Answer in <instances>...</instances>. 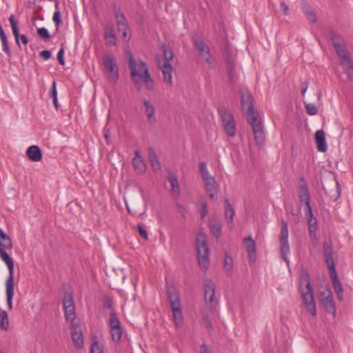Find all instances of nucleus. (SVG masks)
I'll list each match as a JSON object with an SVG mask.
<instances>
[{
    "instance_id": "35",
    "label": "nucleus",
    "mask_w": 353,
    "mask_h": 353,
    "mask_svg": "<svg viewBox=\"0 0 353 353\" xmlns=\"http://www.w3.org/2000/svg\"><path fill=\"white\" fill-rule=\"evenodd\" d=\"M149 160L151 163V166L154 171H159L161 170V165L159 161L158 157L155 153L153 148L149 149L148 154Z\"/></svg>"
},
{
    "instance_id": "28",
    "label": "nucleus",
    "mask_w": 353,
    "mask_h": 353,
    "mask_svg": "<svg viewBox=\"0 0 353 353\" xmlns=\"http://www.w3.org/2000/svg\"><path fill=\"white\" fill-rule=\"evenodd\" d=\"M328 35L334 48L345 43L343 38L331 28L328 30Z\"/></svg>"
},
{
    "instance_id": "6",
    "label": "nucleus",
    "mask_w": 353,
    "mask_h": 353,
    "mask_svg": "<svg viewBox=\"0 0 353 353\" xmlns=\"http://www.w3.org/2000/svg\"><path fill=\"white\" fill-rule=\"evenodd\" d=\"M196 244L199 265L205 270L209 266V249L207 244V236L202 230L199 231L196 234Z\"/></svg>"
},
{
    "instance_id": "11",
    "label": "nucleus",
    "mask_w": 353,
    "mask_h": 353,
    "mask_svg": "<svg viewBox=\"0 0 353 353\" xmlns=\"http://www.w3.org/2000/svg\"><path fill=\"white\" fill-rule=\"evenodd\" d=\"M216 286L210 279H205L204 281V297L206 304L210 308H214L218 301L215 299Z\"/></svg>"
},
{
    "instance_id": "26",
    "label": "nucleus",
    "mask_w": 353,
    "mask_h": 353,
    "mask_svg": "<svg viewBox=\"0 0 353 353\" xmlns=\"http://www.w3.org/2000/svg\"><path fill=\"white\" fill-rule=\"evenodd\" d=\"M143 105L145 108V114L147 117L148 121L150 124H154L157 122L155 117V108L154 105L148 100L143 101Z\"/></svg>"
},
{
    "instance_id": "48",
    "label": "nucleus",
    "mask_w": 353,
    "mask_h": 353,
    "mask_svg": "<svg viewBox=\"0 0 353 353\" xmlns=\"http://www.w3.org/2000/svg\"><path fill=\"white\" fill-rule=\"evenodd\" d=\"M210 228L214 236L218 238L221 236V226L219 223H210Z\"/></svg>"
},
{
    "instance_id": "3",
    "label": "nucleus",
    "mask_w": 353,
    "mask_h": 353,
    "mask_svg": "<svg viewBox=\"0 0 353 353\" xmlns=\"http://www.w3.org/2000/svg\"><path fill=\"white\" fill-rule=\"evenodd\" d=\"M299 292L307 312L313 316H316V303L311 286L310 275L307 272L303 271L300 276Z\"/></svg>"
},
{
    "instance_id": "40",
    "label": "nucleus",
    "mask_w": 353,
    "mask_h": 353,
    "mask_svg": "<svg viewBox=\"0 0 353 353\" xmlns=\"http://www.w3.org/2000/svg\"><path fill=\"white\" fill-rule=\"evenodd\" d=\"M54 7H55L56 11L54 12V14H53V21L54 22V23L56 25V28H57L56 29L57 31L59 30V25L61 23V13L59 11V3L57 1H55Z\"/></svg>"
},
{
    "instance_id": "53",
    "label": "nucleus",
    "mask_w": 353,
    "mask_h": 353,
    "mask_svg": "<svg viewBox=\"0 0 353 353\" xmlns=\"http://www.w3.org/2000/svg\"><path fill=\"white\" fill-rule=\"evenodd\" d=\"M301 181L303 182V183L299 187V195H303L309 193L307 186L306 183L304 182L303 177L301 179Z\"/></svg>"
},
{
    "instance_id": "36",
    "label": "nucleus",
    "mask_w": 353,
    "mask_h": 353,
    "mask_svg": "<svg viewBox=\"0 0 353 353\" xmlns=\"http://www.w3.org/2000/svg\"><path fill=\"white\" fill-rule=\"evenodd\" d=\"M171 309L173 314L174 323L177 327L180 326L182 324L183 320L181 305L171 307Z\"/></svg>"
},
{
    "instance_id": "32",
    "label": "nucleus",
    "mask_w": 353,
    "mask_h": 353,
    "mask_svg": "<svg viewBox=\"0 0 353 353\" xmlns=\"http://www.w3.org/2000/svg\"><path fill=\"white\" fill-rule=\"evenodd\" d=\"M334 49L338 56L340 57L341 64L351 60L350 53L347 51L345 43L341 46H339L338 48H335Z\"/></svg>"
},
{
    "instance_id": "38",
    "label": "nucleus",
    "mask_w": 353,
    "mask_h": 353,
    "mask_svg": "<svg viewBox=\"0 0 353 353\" xmlns=\"http://www.w3.org/2000/svg\"><path fill=\"white\" fill-rule=\"evenodd\" d=\"M345 73L347 74L348 79L353 81V62L351 60L341 63Z\"/></svg>"
},
{
    "instance_id": "17",
    "label": "nucleus",
    "mask_w": 353,
    "mask_h": 353,
    "mask_svg": "<svg viewBox=\"0 0 353 353\" xmlns=\"http://www.w3.org/2000/svg\"><path fill=\"white\" fill-rule=\"evenodd\" d=\"M113 11L117 21L118 30H124L125 28H129L127 19L124 13L121 11L120 7L117 4H114Z\"/></svg>"
},
{
    "instance_id": "13",
    "label": "nucleus",
    "mask_w": 353,
    "mask_h": 353,
    "mask_svg": "<svg viewBox=\"0 0 353 353\" xmlns=\"http://www.w3.org/2000/svg\"><path fill=\"white\" fill-rule=\"evenodd\" d=\"M323 254L325 261L330 272H336L334 265V256L336 254L332 250L331 243L328 242L323 243Z\"/></svg>"
},
{
    "instance_id": "22",
    "label": "nucleus",
    "mask_w": 353,
    "mask_h": 353,
    "mask_svg": "<svg viewBox=\"0 0 353 353\" xmlns=\"http://www.w3.org/2000/svg\"><path fill=\"white\" fill-rule=\"evenodd\" d=\"M71 337L74 346L77 349H81L83 345V339L81 328L79 327L74 326L72 328Z\"/></svg>"
},
{
    "instance_id": "39",
    "label": "nucleus",
    "mask_w": 353,
    "mask_h": 353,
    "mask_svg": "<svg viewBox=\"0 0 353 353\" xmlns=\"http://www.w3.org/2000/svg\"><path fill=\"white\" fill-rule=\"evenodd\" d=\"M9 327V321L8 314L6 311L0 309V327L3 330H7Z\"/></svg>"
},
{
    "instance_id": "62",
    "label": "nucleus",
    "mask_w": 353,
    "mask_h": 353,
    "mask_svg": "<svg viewBox=\"0 0 353 353\" xmlns=\"http://www.w3.org/2000/svg\"><path fill=\"white\" fill-rule=\"evenodd\" d=\"M280 7H281V10L283 11V14L285 15H288V6H287V4L285 2H281Z\"/></svg>"
},
{
    "instance_id": "63",
    "label": "nucleus",
    "mask_w": 353,
    "mask_h": 353,
    "mask_svg": "<svg viewBox=\"0 0 353 353\" xmlns=\"http://www.w3.org/2000/svg\"><path fill=\"white\" fill-rule=\"evenodd\" d=\"M199 170L201 172V174L205 172L208 170L206 163L205 162H201L199 163Z\"/></svg>"
},
{
    "instance_id": "52",
    "label": "nucleus",
    "mask_w": 353,
    "mask_h": 353,
    "mask_svg": "<svg viewBox=\"0 0 353 353\" xmlns=\"http://www.w3.org/2000/svg\"><path fill=\"white\" fill-rule=\"evenodd\" d=\"M52 98L53 99V103L56 108H58V103H57V91L56 89V83L55 81L52 83Z\"/></svg>"
},
{
    "instance_id": "51",
    "label": "nucleus",
    "mask_w": 353,
    "mask_h": 353,
    "mask_svg": "<svg viewBox=\"0 0 353 353\" xmlns=\"http://www.w3.org/2000/svg\"><path fill=\"white\" fill-rule=\"evenodd\" d=\"M37 34L45 40H48L50 38L48 30L46 28H38Z\"/></svg>"
},
{
    "instance_id": "34",
    "label": "nucleus",
    "mask_w": 353,
    "mask_h": 353,
    "mask_svg": "<svg viewBox=\"0 0 353 353\" xmlns=\"http://www.w3.org/2000/svg\"><path fill=\"white\" fill-rule=\"evenodd\" d=\"M244 241L246 244V250L250 258V260H252V257L254 256L256 253V245L255 241L253 240L251 236L246 237L244 239Z\"/></svg>"
},
{
    "instance_id": "14",
    "label": "nucleus",
    "mask_w": 353,
    "mask_h": 353,
    "mask_svg": "<svg viewBox=\"0 0 353 353\" xmlns=\"http://www.w3.org/2000/svg\"><path fill=\"white\" fill-rule=\"evenodd\" d=\"M166 294L171 307L181 305L180 293L175 286L166 285Z\"/></svg>"
},
{
    "instance_id": "25",
    "label": "nucleus",
    "mask_w": 353,
    "mask_h": 353,
    "mask_svg": "<svg viewBox=\"0 0 353 353\" xmlns=\"http://www.w3.org/2000/svg\"><path fill=\"white\" fill-rule=\"evenodd\" d=\"M225 219L228 221V226L230 229H232L234 227L233 224V219L235 214V212L232 205L230 203L228 199H225Z\"/></svg>"
},
{
    "instance_id": "50",
    "label": "nucleus",
    "mask_w": 353,
    "mask_h": 353,
    "mask_svg": "<svg viewBox=\"0 0 353 353\" xmlns=\"http://www.w3.org/2000/svg\"><path fill=\"white\" fill-rule=\"evenodd\" d=\"M306 112L310 115H315L318 110L316 106L313 103H306L305 105Z\"/></svg>"
},
{
    "instance_id": "54",
    "label": "nucleus",
    "mask_w": 353,
    "mask_h": 353,
    "mask_svg": "<svg viewBox=\"0 0 353 353\" xmlns=\"http://www.w3.org/2000/svg\"><path fill=\"white\" fill-rule=\"evenodd\" d=\"M203 323L204 324V326L207 329H212V323L211 322V320L210 317L207 314L203 315Z\"/></svg>"
},
{
    "instance_id": "9",
    "label": "nucleus",
    "mask_w": 353,
    "mask_h": 353,
    "mask_svg": "<svg viewBox=\"0 0 353 353\" xmlns=\"http://www.w3.org/2000/svg\"><path fill=\"white\" fill-rule=\"evenodd\" d=\"M280 243L281 258L288 264L289 261L287 257L288 254L290 253V245L288 243V228L287 222L284 220L281 221Z\"/></svg>"
},
{
    "instance_id": "21",
    "label": "nucleus",
    "mask_w": 353,
    "mask_h": 353,
    "mask_svg": "<svg viewBox=\"0 0 353 353\" xmlns=\"http://www.w3.org/2000/svg\"><path fill=\"white\" fill-rule=\"evenodd\" d=\"M330 279L332 286L337 295V298L340 301L343 300V288L338 278L336 272H330Z\"/></svg>"
},
{
    "instance_id": "45",
    "label": "nucleus",
    "mask_w": 353,
    "mask_h": 353,
    "mask_svg": "<svg viewBox=\"0 0 353 353\" xmlns=\"http://www.w3.org/2000/svg\"><path fill=\"white\" fill-rule=\"evenodd\" d=\"M224 269L228 273H231L232 270V259L228 254H225Z\"/></svg>"
},
{
    "instance_id": "7",
    "label": "nucleus",
    "mask_w": 353,
    "mask_h": 353,
    "mask_svg": "<svg viewBox=\"0 0 353 353\" xmlns=\"http://www.w3.org/2000/svg\"><path fill=\"white\" fill-rule=\"evenodd\" d=\"M103 72L109 81L117 83L119 79V68L116 59L112 54H105L103 58Z\"/></svg>"
},
{
    "instance_id": "59",
    "label": "nucleus",
    "mask_w": 353,
    "mask_h": 353,
    "mask_svg": "<svg viewBox=\"0 0 353 353\" xmlns=\"http://www.w3.org/2000/svg\"><path fill=\"white\" fill-rule=\"evenodd\" d=\"M321 300L323 299H324V297H328V293H330L329 296H332V292L330 290V288H325L323 291H321Z\"/></svg>"
},
{
    "instance_id": "30",
    "label": "nucleus",
    "mask_w": 353,
    "mask_h": 353,
    "mask_svg": "<svg viewBox=\"0 0 353 353\" xmlns=\"http://www.w3.org/2000/svg\"><path fill=\"white\" fill-rule=\"evenodd\" d=\"M168 180L172 186V194L175 196V198H178L180 195V188L177 177L173 174H170L168 177Z\"/></svg>"
},
{
    "instance_id": "16",
    "label": "nucleus",
    "mask_w": 353,
    "mask_h": 353,
    "mask_svg": "<svg viewBox=\"0 0 353 353\" xmlns=\"http://www.w3.org/2000/svg\"><path fill=\"white\" fill-rule=\"evenodd\" d=\"M305 216L307 221L308 229L311 240L312 242L316 241L317 237L316 232L318 228L317 221L316 218L314 216L312 210L310 209V210L305 211Z\"/></svg>"
},
{
    "instance_id": "10",
    "label": "nucleus",
    "mask_w": 353,
    "mask_h": 353,
    "mask_svg": "<svg viewBox=\"0 0 353 353\" xmlns=\"http://www.w3.org/2000/svg\"><path fill=\"white\" fill-rule=\"evenodd\" d=\"M225 54L229 81L231 83H235L238 80V75L235 72L234 56L228 47L225 48Z\"/></svg>"
},
{
    "instance_id": "27",
    "label": "nucleus",
    "mask_w": 353,
    "mask_h": 353,
    "mask_svg": "<svg viewBox=\"0 0 353 353\" xmlns=\"http://www.w3.org/2000/svg\"><path fill=\"white\" fill-rule=\"evenodd\" d=\"M12 243L10 238L0 228V250H10Z\"/></svg>"
},
{
    "instance_id": "29",
    "label": "nucleus",
    "mask_w": 353,
    "mask_h": 353,
    "mask_svg": "<svg viewBox=\"0 0 353 353\" xmlns=\"http://www.w3.org/2000/svg\"><path fill=\"white\" fill-rule=\"evenodd\" d=\"M330 293H328V297H324L321 300L322 303L325 307V310L327 312L332 314L335 315L336 314V307L333 299V296H329Z\"/></svg>"
},
{
    "instance_id": "58",
    "label": "nucleus",
    "mask_w": 353,
    "mask_h": 353,
    "mask_svg": "<svg viewBox=\"0 0 353 353\" xmlns=\"http://www.w3.org/2000/svg\"><path fill=\"white\" fill-rule=\"evenodd\" d=\"M138 231L139 234L145 240L148 239V234L145 229H144L141 225H139L137 226Z\"/></svg>"
},
{
    "instance_id": "5",
    "label": "nucleus",
    "mask_w": 353,
    "mask_h": 353,
    "mask_svg": "<svg viewBox=\"0 0 353 353\" xmlns=\"http://www.w3.org/2000/svg\"><path fill=\"white\" fill-rule=\"evenodd\" d=\"M161 50L163 53L165 61H163L160 59H157V63L159 70L163 75V80L169 86H172V67L170 61L174 58V52L170 46L165 43L161 44Z\"/></svg>"
},
{
    "instance_id": "49",
    "label": "nucleus",
    "mask_w": 353,
    "mask_h": 353,
    "mask_svg": "<svg viewBox=\"0 0 353 353\" xmlns=\"http://www.w3.org/2000/svg\"><path fill=\"white\" fill-rule=\"evenodd\" d=\"M299 199L301 203H303L305 205V211L312 209L310 203V194L309 193L303 195H299Z\"/></svg>"
},
{
    "instance_id": "47",
    "label": "nucleus",
    "mask_w": 353,
    "mask_h": 353,
    "mask_svg": "<svg viewBox=\"0 0 353 353\" xmlns=\"http://www.w3.org/2000/svg\"><path fill=\"white\" fill-rule=\"evenodd\" d=\"M63 308L74 306L72 294H66L63 299Z\"/></svg>"
},
{
    "instance_id": "24",
    "label": "nucleus",
    "mask_w": 353,
    "mask_h": 353,
    "mask_svg": "<svg viewBox=\"0 0 353 353\" xmlns=\"http://www.w3.org/2000/svg\"><path fill=\"white\" fill-rule=\"evenodd\" d=\"M315 140L317 144V149L319 151L325 152L327 150L326 143L325 134L323 130H320L315 133Z\"/></svg>"
},
{
    "instance_id": "20",
    "label": "nucleus",
    "mask_w": 353,
    "mask_h": 353,
    "mask_svg": "<svg viewBox=\"0 0 353 353\" xmlns=\"http://www.w3.org/2000/svg\"><path fill=\"white\" fill-rule=\"evenodd\" d=\"M205 191L208 194L209 197L212 200L217 199V193L219 190V185L215 178L204 182Z\"/></svg>"
},
{
    "instance_id": "19",
    "label": "nucleus",
    "mask_w": 353,
    "mask_h": 353,
    "mask_svg": "<svg viewBox=\"0 0 353 353\" xmlns=\"http://www.w3.org/2000/svg\"><path fill=\"white\" fill-rule=\"evenodd\" d=\"M104 39L105 44L108 46H113L117 44V36L112 23H108L104 27Z\"/></svg>"
},
{
    "instance_id": "60",
    "label": "nucleus",
    "mask_w": 353,
    "mask_h": 353,
    "mask_svg": "<svg viewBox=\"0 0 353 353\" xmlns=\"http://www.w3.org/2000/svg\"><path fill=\"white\" fill-rule=\"evenodd\" d=\"M39 54L40 57H42L44 60H48L51 57V52L47 50L41 51Z\"/></svg>"
},
{
    "instance_id": "31",
    "label": "nucleus",
    "mask_w": 353,
    "mask_h": 353,
    "mask_svg": "<svg viewBox=\"0 0 353 353\" xmlns=\"http://www.w3.org/2000/svg\"><path fill=\"white\" fill-rule=\"evenodd\" d=\"M132 164L134 170L138 173H143L145 171V164L141 156L138 151L135 152V157L132 160Z\"/></svg>"
},
{
    "instance_id": "61",
    "label": "nucleus",
    "mask_w": 353,
    "mask_h": 353,
    "mask_svg": "<svg viewBox=\"0 0 353 353\" xmlns=\"http://www.w3.org/2000/svg\"><path fill=\"white\" fill-rule=\"evenodd\" d=\"M201 176H202V178H203V179L204 182H205V181H209V180H211V179H214V176H211V175L210 174V173H209V172H208V171H207V172H205L202 173V174H201Z\"/></svg>"
},
{
    "instance_id": "56",
    "label": "nucleus",
    "mask_w": 353,
    "mask_h": 353,
    "mask_svg": "<svg viewBox=\"0 0 353 353\" xmlns=\"http://www.w3.org/2000/svg\"><path fill=\"white\" fill-rule=\"evenodd\" d=\"M199 213L201 219H204L208 214L207 204L205 202H203L201 205V208L199 209Z\"/></svg>"
},
{
    "instance_id": "42",
    "label": "nucleus",
    "mask_w": 353,
    "mask_h": 353,
    "mask_svg": "<svg viewBox=\"0 0 353 353\" xmlns=\"http://www.w3.org/2000/svg\"><path fill=\"white\" fill-rule=\"evenodd\" d=\"M112 339L114 342L119 343L122 337L123 331L121 327L110 329Z\"/></svg>"
},
{
    "instance_id": "2",
    "label": "nucleus",
    "mask_w": 353,
    "mask_h": 353,
    "mask_svg": "<svg viewBox=\"0 0 353 353\" xmlns=\"http://www.w3.org/2000/svg\"><path fill=\"white\" fill-rule=\"evenodd\" d=\"M127 56L131 80L133 83L141 88L144 82L147 89L152 90L154 88V81L151 77L146 63L141 59L137 62L130 52H128Z\"/></svg>"
},
{
    "instance_id": "33",
    "label": "nucleus",
    "mask_w": 353,
    "mask_h": 353,
    "mask_svg": "<svg viewBox=\"0 0 353 353\" xmlns=\"http://www.w3.org/2000/svg\"><path fill=\"white\" fill-rule=\"evenodd\" d=\"M6 300L10 310L12 308V299L14 296V282H6Z\"/></svg>"
},
{
    "instance_id": "57",
    "label": "nucleus",
    "mask_w": 353,
    "mask_h": 353,
    "mask_svg": "<svg viewBox=\"0 0 353 353\" xmlns=\"http://www.w3.org/2000/svg\"><path fill=\"white\" fill-rule=\"evenodd\" d=\"M112 301L110 298L105 296L103 299V306L106 309L112 308Z\"/></svg>"
},
{
    "instance_id": "44",
    "label": "nucleus",
    "mask_w": 353,
    "mask_h": 353,
    "mask_svg": "<svg viewBox=\"0 0 353 353\" xmlns=\"http://www.w3.org/2000/svg\"><path fill=\"white\" fill-rule=\"evenodd\" d=\"M303 10L307 19L310 21H311L312 23H315L316 21V20H317L316 16L313 12V11H312L307 6H303Z\"/></svg>"
},
{
    "instance_id": "46",
    "label": "nucleus",
    "mask_w": 353,
    "mask_h": 353,
    "mask_svg": "<svg viewBox=\"0 0 353 353\" xmlns=\"http://www.w3.org/2000/svg\"><path fill=\"white\" fill-rule=\"evenodd\" d=\"M63 309H64L65 319L68 321H73L75 317L74 306L65 307Z\"/></svg>"
},
{
    "instance_id": "23",
    "label": "nucleus",
    "mask_w": 353,
    "mask_h": 353,
    "mask_svg": "<svg viewBox=\"0 0 353 353\" xmlns=\"http://www.w3.org/2000/svg\"><path fill=\"white\" fill-rule=\"evenodd\" d=\"M26 155L29 159L34 162L40 161L42 159V152L37 145H31L26 150Z\"/></svg>"
},
{
    "instance_id": "4",
    "label": "nucleus",
    "mask_w": 353,
    "mask_h": 353,
    "mask_svg": "<svg viewBox=\"0 0 353 353\" xmlns=\"http://www.w3.org/2000/svg\"><path fill=\"white\" fill-rule=\"evenodd\" d=\"M194 47L196 50L201 64L209 69H214L216 66V60L210 51L209 46L203 39L199 37L192 38Z\"/></svg>"
},
{
    "instance_id": "64",
    "label": "nucleus",
    "mask_w": 353,
    "mask_h": 353,
    "mask_svg": "<svg viewBox=\"0 0 353 353\" xmlns=\"http://www.w3.org/2000/svg\"><path fill=\"white\" fill-rule=\"evenodd\" d=\"M201 350L203 353H212L210 350H208L207 345L204 343L201 345Z\"/></svg>"
},
{
    "instance_id": "55",
    "label": "nucleus",
    "mask_w": 353,
    "mask_h": 353,
    "mask_svg": "<svg viewBox=\"0 0 353 353\" xmlns=\"http://www.w3.org/2000/svg\"><path fill=\"white\" fill-rule=\"evenodd\" d=\"M64 55V49L63 48H60L57 53V60L60 65H65V60L63 58Z\"/></svg>"
},
{
    "instance_id": "1",
    "label": "nucleus",
    "mask_w": 353,
    "mask_h": 353,
    "mask_svg": "<svg viewBox=\"0 0 353 353\" xmlns=\"http://www.w3.org/2000/svg\"><path fill=\"white\" fill-rule=\"evenodd\" d=\"M241 104L242 110L246 115L248 123L252 127L256 143L263 145L265 141L263 126L261 119L254 112V98L249 91L241 92Z\"/></svg>"
},
{
    "instance_id": "12",
    "label": "nucleus",
    "mask_w": 353,
    "mask_h": 353,
    "mask_svg": "<svg viewBox=\"0 0 353 353\" xmlns=\"http://www.w3.org/2000/svg\"><path fill=\"white\" fill-rule=\"evenodd\" d=\"M322 187L324 193L332 201H336L340 197L341 188L336 179H334L330 184H328L327 186H325L323 183H322Z\"/></svg>"
},
{
    "instance_id": "18",
    "label": "nucleus",
    "mask_w": 353,
    "mask_h": 353,
    "mask_svg": "<svg viewBox=\"0 0 353 353\" xmlns=\"http://www.w3.org/2000/svg\"><path fill=\"white\" fill-rule=\"evenodd\" d=\"M0 257L1 260L6 264L9 275L6 282H14V261L6 250H0Z\"/></svg>"
},
{
    "instance_id": "15",
    "label": "nucleus",
    "mask_w": 353,
    "mask_h": 353,
    "mask_svg": "<svg viewBox=\"0 0 353 353\" xmlns=\"http://www.w3.org/2000/svg\"><path fill=\"white\" fill-rule=\"evenodd\" d=\"M9 21L10 23V26L12 28V33L15 39L16 44L18 46L19 48H21V44L19 42V39H21V42L24 45H27L28 43V39L25 34H19V30L17 26V22L15 20V18L14 15H11L9 17Z\"/></svg>"
},
{
    "instance_id": "37",
    "label": "nucleus",
    "mask_w": 353,
    "mask_h": 353,
    "mask_svg": "<svg viewBox=\"0 0 353 353\" xmlns=\"http://www.w3.org/2000/svg\"><path fill=\"white\" fill-rule=\"evenodd\" d=\"M109 325L110 329L121 327L120 321L114 310L110 314Z\"/></svg>"
},
{
    "instance_id": "8",
    "label": "nucleus",
    "mask_w": 353,
    "mask_h": 353,
    "mask_svg": "<svg viewBox=\"0 0 353 353\" xmlns=\"http://www.w3.org/2000/svg\"><path fill=\"white\" fill-rule=\"evenodd\" d=\"M219 114L224 132L228 137H234L236 135V129L233 115L227 110L225 107H221L219 109Z\"/></svg>"
},
{
    "instance_id": "41",
    "label": "nucleus",
    "mask_w": 353,
    "mask_h": 353,
    "mask_svg": "<svg viewBox=\"0 0 353 353\" xmlns=\"http://www.w3.org/2000/svg\"><path fill=\"white\" fill-rule=\"evenodd\" d=\"M0 39H1V41L2 43V47H3V51L6 52V54L8 57H10L11 51H10V47L8 45V38H7V36H6L5 32L0 34Z\"/></svg>"
},
{
    "instance_id": "43",
    "label": "nucleus",
    "mask_w": 353,
    "mask_h": 353,
    "mask_svg": "<svg viewBox=\"0 0 353 353\" xmlns=\"http://www.w3.org/2000/svg\"><path fill=\"white\" fill-rule=\"evenodd\" d=\"M90 353H103V346L97 340L94 341L90 346Z\"/></svg>"
}]
</instances>
